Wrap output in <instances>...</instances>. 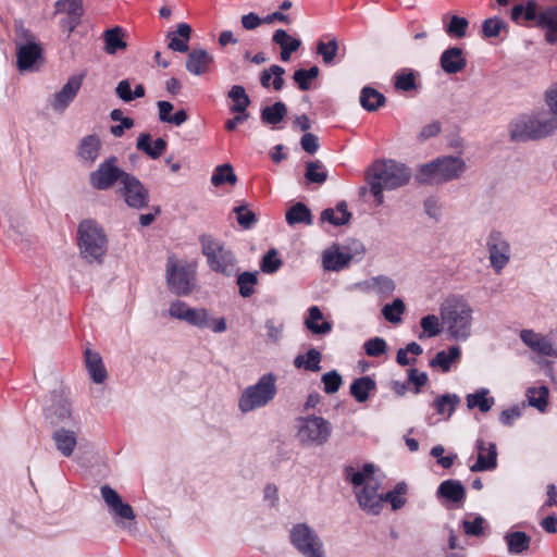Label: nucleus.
Wrapping results in <instances>:
<instances>
[{
	"label": "nucleus",
	"instance_id": "nucleus-1",
	"mask_svg": "<svg viewBox=\"0 0 557 557\" xmlns=\"http://www.w3.org/2000/svg\"><path fill=\"white\" fill-rule=\"evenodd\" d=\"M440 315L450 339L466 342L470 338L473 325V309L462 296H448L441 305Z\"/></svg>",
	"mask_w": 557,
	"mask_h": 557
},
{
	"label": "nucleus",
	"instance_id": "nucleus-2",
	"mask_svg": "<svg viewBox=\"0 0 557 557\" xmlns=\"http://www.w3.org/2000/svg\"><path fill=\"white\" fill-rule=\"evenodd\" d=\"M557 131V117L539 111L533 114H523L509 124V134L512 141L527 143L549 137Z\"/></svg>",
	"mask_w": 557,
	"mask_h": 557
},
{
	"label": "nucleus",
	"instance_id": "nucleus-3",
	"mask_svg": "<svg viewBox=\"0 0 557 557\" xmlns=\"http://www.w3.org/2000/svg\"><path fill=\"white\" fill-rule=\"evenodd\" d=\"M537 3L529 0L524 4L519 3L512 7L510 12L511 20L521 24L522 22L545 29V40L550 45L557 44V5L546 7L537 11Z\"/></svg>",
	"mask_w": 557,
	"mask_h": 557
},
{
	"label": "nucleus",
	"instance_id": "nucleus-4",
	"mask_svg": "<svg viewBox=\"0 0 557 557\" xmlns=\"http://www.w3.org/2000/svg\"><path fill=\"white\" fill-rule=\"evenodd\" d=\"M77 246L81 257L88 263H102L108 250L103 227L95 220H83L77 227Z\"/></svg>",
	"mask_w": 557,
	"mask_h": 557
},
{
	"label": "nucleus",
	"instance_id": "nucleus-5",
	"mask_svg": "<svg viewBox=\"0 0 557 557\" xmlns=\"http://www.w3.org/2000/svg\"><path fill=\"white\" fill-rule=\"evenodd\" d=\"M201 252L207 259L209 269L226 277H232L238 271L237 258L232 249L213 236L201 234L199 236Z\"/></svg>",
	"mask_w": 557,
	"mask_h": 557
},
{
	"label": "nucleus",
	"instance_id": "nucleus-6",
	"mask_svg": "<svg viewBox=\"0 0 557 557\" xmlns=\"http://www.w3.org/2000/svg\"><path fill=\"white\" fill-rule=\"evenodd\" d=\"M296 438L304 447H321L332 435L333 426L321 416L310 414L296 419Z\"/></svg>",
	"mask_w": 557,
	"mask_h": 557
},
{
	"label": "nucleus",
	"instance_id": "nucleus-7",
	"mask_svg": "<svg viewBox=\"0 0 557 557\" xmlns=\"http://www.w3.org/2000/svg\"><path fill=\"white\" fill-rule=\"evenodd\" d=\"M277 393L276 375L272 372L259 377L256 384L247 386L238 399V408L243 413L265 407Z\"/></svg>",
	"mask_w": 557,
	"mask_h": 557
},
{
	"label": "nucleus",
	"instance_id": "nucleus-8",
	"mask_svg": "<svg viewBox=\"0 0 557 557\" xmlns=\"http://www.w3.org/2000/svg\"><path fill=\"white\" fill-rule=\"evenodd\" d=\"M366 176L381 182L386 190H394L406 186L410 182L412 172L406 164L388 159L375 161L367 170Z\"/></svg>",
	"mask_w": 557,
	"mask_h": 557
},
{
	"label": "nucleus",
	"instance_id": "nucleus-9",
	"mask_svg": "<svg viewBox=\"0 0 557 557\" xmlns=\"http://www.w3.org/2000/svg\"><path fill=\"white\" fill-rule=\"evenodd\" d=\"M289 542L304 557H325L322 540L308 523L294 524L289 530Z\"/></svg>",
	"mask_w": 557,
	"mask_h": 557
},
{
	"label": "nucleus",
	"instance_id": "nucleus-10",
	"mask_svg": "<svg viewBox=\"0 0 557 557\" xmlns=\"http://www.w3.org/2000/svg\"><path fill=\"white\" fill-rule=\"evenodd\" d=\"M119 159L111 156L102 161L98 168L89 173V184L94 189L108 190L116 182L122 184L124 175L128 174L117 165Z\"/></svg>",
	"mask_w": 557,
	"mask_h": 557
},
{
	"label": "nucleus",
	"instance_id": "nucleus-11",
	"mask_svg": "<svg viewBox=\"0 0 557 557\" xmlns=\"http://www.w3.org/2000/svg\"><path fill=\"white\" fill-rule=\"evenodd\" d=\"M44 417L50 425L55 428L78 424L72 416V406L67 398L55 391L49 396V403L44 408Z\"/></svg>",
	"mask_w": 557,
	"mask_h": 557
},
{
	"label": "nucleus",
	"instance_id": "nucleus-12",
	"mask_svg": "<svg viewBox=\"0 0 557 557\" xmlns=\"http://www.w3.org/2000/svg\"><path fill=\"white\" fill-rule=\"evenodd\" d=\"M355 251L348 246L339 247L333 245L331 248L323 252V268L327 271L338 272L349 265L352 260H360L364 255V247L359 242L352 243Z\"/></svg>",
	"mask_w": 557,
	"mask_h": 557
},
{
	"label": "nucleus",
	"instance_id": "nucleus-13",
	"mask_svg": "<svg viewBox=\"0 0 557 557\" xmlns=\"http://www.w3.org/2000/svg\"><path fill=\"white\" fill-rule=\"evenodd\" d=\"M194 272L170 257L166 262V283L172 294L187 296L193 292Z\"/></svg>",
	"mask_w": 557,
	"mask_h": 557
},
{
	"label": "nucleus",
	"instance_id": "nucleus-14",
	"mask_svg": "<svg viewBox=\"0 0 557 557\" xmlns=\"http://www.w3.org/2000/svg\"><path fill=\"white\" fill-rule=\"evenodd\" d=\"M127 207L141 210L148 207L150 195L148 188L139 181L138 177L128 173L124 175V180L117 190Z\"/></svg>",
	"mask_w": 557,
	"mask_h": 557
},
{
	"label": "nucleus",
	"instance_id": "nucleus-15",
	"mask_svg": "<svg viewBox=\"0 0 557 557\" xmlns=\"http://www.w3.org/2000/svg\"><path fill=\"white\" fill-rule=\"evenodd\" d=\"M486 246L490 253L491 267L496 273H500L510 259V246L508 242L500 232L492 231L488 235Z\"/></svg>",
	"mask_w": 557,
	"mask_h": 557
},
{
	"label": "nucleus",
	"instance_id": "nucleus-16",
	"mask_svg": "<svg viewBox=\"0 0 557 557\" xmlns=\"http://www.w3.org/2000/svg\"><path fill=\"white\" fill-rule=\"evenodd\" d=\"M85 74L72 75L63 87L50 98V106L58 113H63L77 96Z\"/></svg>",
	"mask_w": 557,
	"mask_h": 557
},
{
	"label": "nucleus",
	"instance_id": "nucleus-17",
	"mask_svg": "<svg viewBox=\"0 0 557 557\" xmlns=\"http://www.w3.org/2000/svg\"><path fill=\"white\" fill-rule=\"evenodd\" d=\"M100 493L109 506V511L113 517H117L124 520H134L135 512L132 506L127 503H124L121 495L112 488L110 485H102L100 487Z\"/></svg>",
	"mask_w": 557,
	"mask_h": 557
},
{
	"label": "nucleus",
	"instance_id": "nucleus-18",
	"mask_svg": "<svg viewBox=\"0 0 557 557\" xmlns=\"http://www.w3.org/2000/svg\"><path fill=\"white\" fill-rule=\"evenodd\" d=\"M377 482L369 480L358 492L356 497L360 508L371 515H379L382 509V495L377 494Z\"/></svg>",
	"mask_w": 557,
	"mask_h": 557
},
{
	"label": "nucleus",
	"instance_id": "nucleus-19",
	"mask_svg": "<svg viewBox=\"0 0 557 557\" xmlns=\"http://www.w3.org/2000/svg\"><path fill=\"white\" fill-rule=\"evenodd\" d=\"M440 184L457 180L466 170V162L459 157L444 156L436 158Z\"/></svg>",
	"mask_w": 557,
	"mask_h": 557
},
{
	"label": "nucleus",
	"instance_id": "nucleus-20",
	"mask_svg": "<svg viewBox=\"0 0 557 557\" xmlns=\"http://www.w3.org/2000/svg\"><path fill=\"white\" fill-rule=\"evenodd\" d=\"M520 338L524 345L539 355L557 357V349L554 347L553 342L546 336L535 333L533 330H522L520 332Z\"/></svg>",
	"mask_w": 557,
	"mask_h": 557
},
{
	"label": "nucleus",
	"instance_id": "nucleus-21",
	"mask_svg": "<svg viewBox=\"0 0 557 557\" xmlns=\"http://www.w3.org/2000/svg\"><path fill=\"white\" fill-rule=\"evenodd\" d=\"M41 54L42 49L38 42L17 44L16 64L20 72L33 71Z\"/></svg>",
	"mask_w": 557,
	"mask_h": 557
},
{
	"label": "nucleus",
	"instance_id": "nucleus-22",
	"mask_svg": "<svg viewBox=\"0 0 557 557\" xmlns=\"http://www.w3.org/2000/svg\"><path fill=\"white\" fill-rule=\"evenodd\" d=\"M475 448L478 449L476 461L470 467L471 472L492 471L497 468V448L495 443H490L487 448V455H484L485 442L482 438H478L475 442Z\"/></svg>",
	"mask_w": 557,
	"mask_h": 557
},
{
	"label": "nucleus",
	"instance_id": "nucleus-23",
	"mask_svg": "<svg viewBox=\"0 0 557 557\" xmlns=\"http://www.w3.org/2000/svg\"><path fill=\"white\" fill-rule=\"evenodd\" d=\"M440 65L446 74H457L467 66V59L463 50L459 47H449L444 50L440 58Z\"/></svg>",
	"mask_w": 557,
	"mask_h": 557
},
{
	"label": "nucleus",
	"instance_id": "nucleus-24",
	"mask_svg": "<svg viewBox=\"0 0 557 557\" xmlns=\"http://www.w3.org/2000/svg\"><path fill=\"white\" fill-rule=\"evenodd\" d=\"M51 438L55 449L63 457H71L73 455L77 445V431L60 426L53 431Z\"/></svg>",
	"mask_w": 557,
	"mask_h": 557
},
{
	"label": "nucleus",
	"instance_id": "nucleus-25",
	"mask_svg": "<svg viewBox=\"0 0 557 557\" xmlns=\"http://www.w3.org/2000/svg\"><path fill=\"white\" fill-rule=\"evenodd\" d=\"M101 147V139L97 134L84 136L77 147V157L90 166L98 159Z\"/></svg>",
	"mask_w": 557,
	"mask_h": 557
},
{
	"label": "nucleus",
	"instance_id": "nucleus-26",
	"mask_svg": "<svg viewBox=\"0 0 557 557\" xmlns=\"http://www.w3.org/2000/svg\"><path fill=\"white\" fill-rule=\"evenodd\" d=\"M272 42L281 48L280 59L283 62H288L292 54L296 52L300 46L301 40L297 37L290 36L285 29L278 28L272 36Z\"/></svg>",
	"mask_w": 557,
	"mask_h": 557
},
{
	"label": "nucleus",
	"instance_id": "nucleus-27",
	"mask_svg": "<svg viewBox=\"0 0 557 557\" xmlns=\"http://www.w3.org/2000/svg\"><path fill=\"white\" fill-rule=\"evenodd\" d=\"M213 62V57L202 48L193 49L186 59V70L197 76L205 74L209 65Z\"/></svg>",
	"mask_w": 557,
	"mask_h": 557
},
{
	"label": "nucleus",
	"instance_id": "nucleus-28",
	"mask_svg": "<svg viewBox=\"0 0 557 557\" xmlns=\"http://www.w3.org/2000/svg\"><path fill=\"white\" fill-rule=\"evenodd\" d=\"M304 324L313 335H326L333 329L331 321L323 320V313L318 306H311L308 309Z\"/></svg>",
	"mask_w": 557,
	"mask_h": 557
},
{
	"label": "nucleus",
	"instance_id": "nucleus-29",
	"mask_svg": "<svg viewBox=\"0 0 557 557\" xmlns=\"http://www.w3.org/2000/svg\"><path fill=\"white\" fill-rule=\"evenodd\" d=\"M436 496L455 504L463 503L466 488L459 480L448 479L438 485Z\"/></svg>",
	"mask_w": 557,
	"mask_h": 557
},
{
	"label": "nucleus",
	"instance_id": "nucleus-30",
	"mask_svg": "<svg viewBox=\"0 0 557 557\" xmlns=\"http://www.w3.org/2000/svg\"><path fill=\"white\" fill-rule=\"evenodd\" d=\"M166 147L168 143L165 139L159 137L152 141V137L149 133H141L136 141V148L153 160L159 159Z\"/></svg>",
	"mask_w": 557,
	"mask_h": 557
},
{
	"label": "nucleus",
	"instance_id": "nucleus-31",
	"mask_svg": "<svg viewBox=\"0 0 557 557\" xmlns=\"http://www.w3.org/2000/svg\"><path fill=\"white\" fill-rule=\"evenodd\" d=\"M351 212L348 211V206L345 200L337 202L335 208H325L320 214L322 223L327 222L333 226H343L349 223Z\"/></svg>",
	"mask_w": 557,
	"mask_h": 557
},
{
	"label": "nucleus",
	"instance_id": "nucleus-32",
	"mask_svg": "<svg viewBox=\"0 0 557 557\" xmlns=\"http://www.w3.org/2000/svg\"><path fill=\"white\" fill-rule=\"evenodd\" d=\"M84 356H85L86 368H87V371H88L91 380L96 384L103 383L108 376V372L103 364L101 356L98 352L92 351L89 348L85 349Z\"/></svg>",
	"mask_w": 557,
	"mask_h": 557
},
{
	"label": "nucleus",
	"instance_id": "nucleus-33",
	"mask_svg": "<svg viewBox=\"0 0 557 557\" xmlns=\"http://www.w3.org/2000/svg\"><path fill=\"white\" fill-rule=\"evenodd\" d=\"M191 27L187 23H180L176 32H169L166 37L169 38V49L176 52H187L188 40L190 38Z\"/></svg>",
	"mask_w": 557,
	"mask_h": 557
},
{
	"label": "nucleus",
	"instance_id": "nucleus-34",
	"mask_svg": "<svg viewBox=\"0 0 557 557\" xmlns=\"http://www.w3.org/2000/svg\"><path fill=\"white\" fill-rule=\"evenodd\" d=\"M360 106L368 112H375L386 102V97L371 86H364L360 91Z\"/></svg>",
	"mask_w": 557,
	"mask_h": 557
},
{
	"label": "nucleus",
	"instance_id": "nucleus-35",
	"mask_svg": "<svg viewBox=\"0 0 557 557\" xmlns=\"http://www.w3.org/2000/svg\"><path fill=\"white\" fill-rule=\"evenodd\" d=\"M461 357V349L457 345L450 346L447 350L438 351L433 359L430 360L431 368H440L442 372H448L454 362Z\"/></svg>",
	"mask_w": 557,
	"mask_h": 557
},
{
	"label": "nucleus",
	"instance_id": "nucleus-36",
	"mask_svg": "<svg viewBox=\"0 0 557 557\" xmlns=\"http://www.w3.org/2000/svg\"><path fill=\"white\" fill-rule=\"evenodd\" d=\"M285 69L277 64H272L269 69H264L260 74V84L263 88L273 87L275 91H280L284 87Z\"/></svg>",
	"mask_w": 557,
	"mask_h": 557
},
{
	"label": "nucleus",
	"instance_id": "nucleus-37",
	"mask_svg": "<svg viewBox=\"0 0 557 557\" xmlns=\"http://www.w3.org/2000/svg\"><path fill=\"white\" fill-rule=\"evenodd\" d=\"M285 220L290 226L296 224L311 225L313 223L311 210L301 201L296 202L286 211Z\"/></svg>",
	"mask_w": 557,
	"mask_h": 557
},
{
	"label": "nucleus",
	"instance_id": "nucleus-38",
	"mask_svg": "<svg viewBox=\"0 0 557 557\" xmlns=\"http://www.w3.org/2000/svg\"><path fill=\"white\" fill-rule=\"evenodd\" d=\"M375 388L376 382L371 376L364 375L352 381L349 392L358 403H364L369 399L370 392Z\"/></svg>",
	"mask_w": 557,
	"mask_h": 557
},
{
	"label": "nucleus",
	"instance_id": "nucleus-39",
	"mask_svg": "<svg viewBox=\"0 0 557 557\" xmlns=\"http://www.w3.org/2000/svg\"><path fill=\"white\" fill-rule=\"evenodd\" d=\"M504 540L507 544L508 553L511 555H521L529 549L531 536L523 531H513L505 534Z\"/></svg>",
	"mask_w": 557,
	"mask_h": 557
},
{
	"label": "nucleus",
	"instance_id": "nucleus-40",
	"mask_svg": "<svg viewBox=\"0 0 557 557\" xmlns=\"http://www.w3.org/2000/svg\"><path fill=\"white\" fill-rule=\"evenodd\" d=\"M490 391L487 388H480L472 394L466 396L467 407L469 409L479 408L481 412H487L495 404L494 397H488Z\"/></svg>",
	"mask_w": 557,
	"mask_h": 557
},
{
	"label": "nucleus",
	"instance_id": "nucleus-41",
	"mask_svg": "<svg viewBox=\"0 0 557 557\" xmlns=\"http://www.w3.org/2000/svg\"><path fill=\"white\" fill-rule=\"evenodd\" d=\"M287 115V107L282 101H276L272 106L261 109L260 119L265 125H276Z\"/></svg>",
	"mask_w": 557,
	"mask_h": 557
},
{
	"label": "nucleus",
	"instance_id": "nucleus-42",
	"mask_svg": "<svg viewBox=\"0 0 557 557\" xmlns=\"http://www.w3.org/2000/svg\"><path fill=\"white\" fill-rule=\"evenodd\" d=\"M227 97L232 100L233 104L230 107L232 113L247 112L251 100L242 85H234L227 92Z\"/></svg>",
	"mask_w": 557,
	"mask_h": 557
},
{
	"label": "nucleus",
	"instance_id": "nucleus-43",
	"mask_svg": "<svg viewBox=\"0 0 557 557\" xmlns=\"http://www.w3.org/2000/svg\"><path fill=\"white\" fill-rule=\"evenodd\" d=\"M322 355L315 348H310L306 355H298L294 359V366L297 369H304L306 371L318 372L321 370Z\"/></svg>",
	"mask_w": 557,
	"mask_h": 557
},
{
	"label": "nucleus",
	"instance_id": "nucleus-44",
	"mask_svg": "<svg viewBox=\"0 0 557 557\" xmlns=\"http://www.w3.org/2000/svg\"><path fill=\"white\" fill-rule=\"evenodd\" d=\"M123 37L124 30L120 26L107 29L104 32L106 51L109 54H114L119 50L125 49L127 45Z\"/></svg>",
	"mask_w": 557,
	"mask_h": 557
},
{
	"label": "nucleus",
	"instance_id": "nucleus-45",
	"mask_svg": "<svg viewBox=\"0 0 557 557\" xmlns=\"http://www.w3.org/2000/svg\"><path fill=\"white\" fill-rule=\"evenodd\" d=\"M437 168L438 164L436 162V159L432 160L429 163L419 165L414 176L416 181L422 185L440 184Z\"/></svg>",
	"mask_w": 557,
	"mask_h": 557
},
{
	"label": "nucleus",
	"instance_id": "nucleus-46",
	"mask_svg": "<svg viewBox=\"0 0 557 557\" xmlns=\"http://www.w3.org/2000/svg\"><path fill=\"white\" fill-rule=\"evenodd\" d=\"M338 41L334 36H330L329 41L319 40L317 42V53L321 55L322 61L326 65H333L338 53Z\"/></svg>",
	"mask_w": 557,
	"mask_h": 557
},
{
	"label": "nucleus",
	"instance_id": "nucleus-47",
	"mask_svg": "<svg viewBox=\"0 0 557 557\" xmlns=\"http://www.w3.org/2000/svg\"><path fill=\"white\" fill-rule=\"evenodd\" d=\"M549 389L547 386L529 387L527 397L529 405L536 408L540 412H545L548 405Z\"/></svg>",
	"mask_w": 557,
	"mask_h": 557
},
{
	"label": "nucleus",
	"instance_id": "nucleus-48",
	"mask_svg": "<svg viewBox=\"0 0 557 557\" xmlns=\"http://www.w3.org/2000/svg\"><path fill=\"white\" fill-rule=\"evenodd\" d=\"M459 403L460 397L457 394L446 393L435 398L433 407L437 414H444L447 412V418H450Z\"/></svg>",
	"mask_w": 557,
	"mask_h": 557
},
{
	"label": "nucleus",
	"instance_id": "nucleus-49",
	"mask_svg": "<svg viewBox=\"0 0 557 557\" xmlns=\"http://www.w3.org/2000/svg\"><path fill=\"white\" fill-rule=\"evenodd\" d=\"M236 182L237 176L230 163L218 165L211 176V184L215 187H219L225 183L234 185Z\"/></svg>",
	"mask_w": 557,
	"mask_h": 557
},
{
	"label": "nucleus",
	"instance_id": "nucleus-50",
	"mask_svg": "<svg viewBox=\"0 0 557 557\" xmlns=\"http://www.w3.org/2000/svg\"><path fill=\"white\" fill-rule=\"evenodd\" d=\"M408 486L406 482H398L395 487L384 495H382V503L388 502L393 510L400 509L406 504V498L403 497L407 493Z\"/></svg>",
	"mask_w": 557,
	"mask_h": 557
},
{
	"label": "nucleus",
	"instance_id": "nucleus-51",
	"mask_svg": "<svg viewBox=\"0 0 557 557\" xmlns=\"http://www.w3.org/2000/svg\"><path fill=\"white\" fill-rule=\"evenodd\" d=\"M305 178L309 184H323L327 180L323 163L320 160L307 162Z\"/></svg>",
	"mask_w": 557,
	"mask_h": 557
},
{
	"label": "nucleus",
	"instance_id": "nucleus-52",
	"mask_svg": "<svg viewBox=\"0 0 557 557\" xmlns=\"http://www.w3.org/2000/svg\"><path fill=\"white\" fill-rule=\"evenodd\" d=\"M238 293L243 298L255 294V286L258 284V273L245 271L237 276Z\"/></svg>",
	"mask_w": 557,
	"mask_h": 557
},
{
	"label": "nucleus",
	"instance_id": "nucleus-53",
	"mask_svg": "<svg viewBox=\"0 0 557 557\" xmlns=\"http://www.w3.org/2000/svg\"><path fill=\"white\" fill-rule=\"evenodd\" d=\"M394 86L401 91H411L417 88L416 73L412 70H401L394 75Z\"/></svg>",
	"mask_w": 557,
	"mask_h": 557
},
{
	"label": "nucleus",
	"instance_id": "nucleus-54",
	"mask_svg": "<svg viewBox=\"0 0 557 557\" xmlns=\"http://www.w3.org/2000/svg\"><path fill=\"white\" fill-rule=\"evenodd\" d=\"M405 309L404 301L400 298H395L392 302L383 306L382 314L389 323H399Z\"/></svg>",
	"mask_w": 557,
	"mask_h": 557
},
{
	"label": "nucleus",
	"instance_id": "nucleus-55",
	"mask_svg": "<svg viewBox=\"0 0 557 557\" xmlns=\"http://www.w3.org/2000/svg\"><path fill=\"white\" fill-rule=\"evenodd\" d=\"M469 21L466 17L451 15L449 23L445 26L446 34L451 38H462L467 34Z\"/></svg>",
	"mask_w": 557,
	"mask_h": 557
},
{
	"label": "nucleus",
	"instance_id": "nucleus-56",
	"mask_svg": "<svg viewBox=\"0 0 557 557\" xmlns=\"http://www.w3.org/2000/svg\"><path fill=\"white\" fill-rule=\"evenodd\" d=\"M283 261L278 258V252L275 248H271L260 261V270L267 274L276 273L282 267Z\"/></svg>",
	"mask_w": 557,
	"mask_h": 557
},
{
	"label": "nucleus",
	"instance_id": "nucleus-57",
	"mask_svg": "<svg viewBox=\"0 0 557 557\" xmlns=\"http://www.w3.org/2000/svg\"><path fill=\"white\" fill-rule=\"evenodd\" d=\"M420 326L423 332L419 335V338L422 339L424 337H435L441 334V324L440 319L435 314L424 315L420 320Z\"/></svg>",
	"mask_w": 557,
	"mask_h": 557
},
{
	"label": "nucleus",
	"instance_id": "nucleus-58",
	"mask_svg": "<svg viewBox=\"0 0 557 557\" xmlns=\"http://www.w3.org/2000/svg\"><path fill=\"white\" fill-rule=\"evenodd\" d=\"M185 322L198 329H207L209 326V311L206 308L189 307Z\"/></svg>",
	"mask_w": 557,
	"mask_h": 557
},
{
	"label": "nucleus",
	"instance_id": "nucleus-59",
	"mask_svg": "<svg viewBox=\"0 0 557 557\" xmlns=\"http://www.w3.org/2000/svg\"><path fill=\"white\" fill-rule=\"evenodd\" d=\"M55 8L58 12L74 15L76 18H82L84 14L83 0H58Z\"/></svg>",
	"mask_w": 557,
	"mask_h": 557
},
{
	"label": "nucleus",
	"instance_id": "nucleus-60",
	"mask_svg": "<svg viewBox=\"0 0 557 557\" xmlns=\"http://www.w3.org/2000/svg\"><path fill=\"white\" fill-rule=\"evenodd\" d=\"M363 350L369 357H380L387 351V343L383 337H372L363 343Z\"/></svg>",
	"mask_w": 557,
	"mask_h": 557
},
{
	"label": "nucleus",
	"instance_id": "nucleus-61",
	"mask_svg": "<svg viewBox=\"0 0 557 557\" xmlns=\"http://www.w3.org/2000/svg\"><path fill=\"white\" fill-rule=\"evenodd\" d=\"M321 381L323 383V391L326 394L336 393L343 384L342 375L336 370L324 373Z\"/></svg>",
	"mask_w": 557,
	"mask_h": 557
},
{
	"label": "nucleus",
	"instance_id": "nucleus-62",
	"mask_svg": "<svg viewBox=\"0 0 557 557\" xmlns=\"http://www.w3.org/2000/svg\"><path fill=\"white\" fill-rule=\"evenodd\" d=\"M507 25L499 17L494 16L486 18L482 24V33L486 38H494L500 34V30L506 28Z\"/></svg>",
	"mask_w": 557,
	"mask_h": 557
},
{
	"label": "nucleus",
	"instance_id": "nucleus-63",
	"mask_svg": "<svg viewBox=\"0 0 557 557\" xmlns=\"http://www.w3.org/2000/svg\"><path fill=\"white\" fill-rule=\"evenodd\" d=\"M233 211L236 213L237 222L243 228L250 230L257 223L256 214L248 210L246 205L235 207Z\"/></svg>",
	"mask_w": 557,
	"mask_h": 557
},
{
	"label": "nucleus",
	"instance_id": "nucleus-64",
	"mask_svg": "<svg viewBox=\"0 0 557 557\" xmlns=\"http://www.w3.org/2000/svg\"><path fill=\"white\" fill-rule=\"evenodd\" d=\"M544 102L547 107L545 112L557 117V81L545 90Z\"/></svg>",
	"mask_w": 557,
	"mask_h": 557
}]
</instances>
